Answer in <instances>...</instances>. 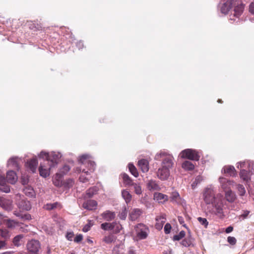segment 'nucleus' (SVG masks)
Listing matches in <instances>:
<instances>
[{"label": "nucleus", "instance_id": "nucleus-1", "mask_svg": "<svg viewBox=\"0 0 254 254\" xmlns=\"http://www.w3.org/2000/svg\"><path fill=\"white\" fill-rule=\"evenodd\" d=\"M80 163V166L78 168H76V171L80 173H84L86 175H88V171H86L84 167H86L88 170L91 172H93L95 168V163L94 161H92L89 159V157L87 155H82L79 160Z\"/></svg>", "mask_w": 254, "mask_h": 254}, {"label": "nucleus", "instance_id": "nucleus-2", "mask_svg": "<svg viewBox=\"0 0 254 254\" xmlns=\"http://www.w3.org/2000/svg\"><path fill=\"white\" fill-rule=\"evenodd\" d=\"M154 159L157 161H162V166L163 167L170 169L173 166V156L165 151H160L157 153Z\"/></svg>", "mask_w": 254, "mask_h": 254}, {"label": "nucleus", "instance_id": "nucleus-3", "mask_svg": "<svg viewBox=\"0 0 254 254\" xmlns=\"http://www.w3.org/2000/svg\"><path fill=\"white\" fill-rule=\"evenodd\" d=\"M220 182L222 184V188L225 190V197L227 201L229 202H233L236 199V196L234 192L231 190H226L227 185H230V181H227L225 179L222 178H220Z\"/></svg>", "mask_w": 254, "mask_h": 254}, {"label": "nucleus", "instance_id": "nucleus-4", "mask_svg": "<svg viewBox=\"0 0 254 254\" xmlns=\"http://www.w3.org/2000/svg\"><path fill=\"white\" fill-rule=\"evenodd\" d=\"M211 204L213 207L212 209V213L220 218H223L224 216L223 212L224 205L222 199L218 198Z\"/></svg>", "mask_w": 254, "mask_h": 254}, {"label": "nucleus", "instance_id": "nucleus-5", "mask_svg": "<svg viewBox=\"0 0 254 254\" xmlns=\"http://www.w3.org/2000/svg\"><path fill=\"white\" fill-rule=\"evenodd\" d=\"M136 236L140 240L146 239L149 232L148 227L142 223H139L135 227Z\"/></svg>", "mask_w": 254, "mask_h": 254}, {"label": "nucleus", "instance_id": "nucleus-6", "mask_svg": "<svg viewBox=\"0 0 254 254\" xmlns=\"http://www.w3.org/2000/svg\"><path fill=\"white\" fill-rule=\"evenodd\" d=\"M180 155L182 158L191 160L198 161L200 158L198 152L191 149H186L183 150Z\"/></svg>", "mask_w": 254, "mask_h": 254}, {"label": "nucleus", "instance_id": "nucleus-7", "mask_svg": "<svg viewBox=\"0 0 254 254\" xmlns=\"http://www.w3.org/2000/svg\"><path fill=\"white\" fill-rule=\"evenodd\" d=\"M234 7V15L239 17L243 13L245 4L239 0H231V8Z\"/></svg>", "mask_w": 254, "mask_h": 254}, {"label": "nucleus", "instance_id": "nucleus-8", "mask_svg": "<svg viewBox=\"0 0 254 254\" xmlns=\"http://www.w3.org/2000/svg\"><path fill=\"white\" fill-rule=\"evenodd\" d=\"M26 247L29 254H39L40 244L37 240H31L28 242Z\"/></svg>", "mask_w": 254, "mask_h": 254}, {"label": "nucleus", "instance_id": "nucleus-9", "mask_svg": "<svg viewBox=\"0 0 254 254\" xmlns=\"http://www.w3.org/2000/svg\"><path fill=\"white\" fill-rule=\"evenodd\" d=\"M218 198V197L215 196V192L212 189L207 188L204 190L203 200L206 204L212 203Z\"/></svg>", "mask_w": 254, "mask_h": 254}, {"label": "nucleus", "instance_id": "nucleus-10", "mask_svg": "<svg viewBox=\"0 0 254 254\" xmlns=\"http://www.w3.org/2000/svg\"><path fill=\"white\" fill-rule=\"evenodd\" d=\"M61 157V155L60 153L52 152L49 155L47 160H46L45 161L47 162L49 166L53 168L58 164Z\"/></svg>", "mask_w": 254, "mask_h": 254}, {"label": "nucleus", "instance_id": "nucleus-11", "mask_svg": "<svg viewBox=\"0 0 254 254\" xmlns=\"http://www.w3.org/2000/svg\"><path fill=\"white\" fill-rule=\"evenodd\" d=\"M157 176L161 180H166L170 176V169L162 166L161 168L158 169Z\"/></svg>", "mask_w": 254, "mask_h": 254}, {"label": "nucleus", "instance_id": "nucleus-12", "mask_svg": "<svg viewBox=\"0 0 254 254\" xmlns=\"http://www.w3.org/2000/svg\"><path fill=\"white\" fill-rule=\"evenodd\" d=\"M149 163L147 159H142L138 161L137 165L143 173H146L149 169Z\"/></svg>", "mask_w": 254, "mask_h": 254}, {"label": "nucleus", "instance_id": "nucleus-13", "mask_svg": "<svg viewBox=\"0 0 254 254\" xmlns=\"http://www.w3.org/2000/svg\"><path fill=\"white\" fill-rule=\"evenodd\" d=\"M97 205V202L94 200H88L84 202L82 204L83 207L89 210H95L96 208Z\"/></svg>", "mask_w": 254, "mask_h": 254}, {"label": "nucleus", "instance_id": "nucleus-14", "mask_svg": "<svg viewBox=\"0 0 254 254\" xmlns=\"http://www.w3.org/2000/svg\"><path fill=\"white\" fill-rule=\"evenodd\" d=\"M7 182L11 184H14L17 180V177L16 173L13 171H9L6 174Z\"/></svg>", "mask_w": 254, "mask_h": 254}, {"label": "nucleus", "instance_id": "nucleus-15", "mask_svg": "<svg viewBox=\"0 0 254 254\" xmlns=\"http://www.w3.org/2000/svg\"><path fill=\"white\" fill-rule=\"evenodd\" d=\"M53 167H51V166L48 168L45 165L41 164L39 168V171L40 176L44 178H46L49 176L50 175V170Z\"/></svg>", "mask_w": 254, "mask_h": 254}, {"label": "nucleus", "instance_id": "nucleus-16", "mask_svg": "<svg viewBox=\"0 0 254 254\" xmlns=\"http://www.w3.org/2000/svg\"><path fill=\"white\" fill-rule=\"evenodd\" d=\"M142 213L141 209L134 208L129 213V218L131 221H135L140 217Z\"/></svg>", "mask_w": 254, "mask_h": 254}, {"label": "nucleus", "instance_id": "nucleus-17", "mask_svg": "<svg viewBox=\"0 0 254 254\" xmlns=\"http://www.w3.org/2000/svg\"><path fill=\"white\" fill-rule=\"evenodd\" d=\"M156 224L155 227L158 230H161L164 224L166 222V217L165 215H162L160 216H157L156 217Z\"/></svg>", "mask_w": 254, "mask_h": 254}, {"label": "nucleus", "instance_id": "nucleus-18", "mask_svg": "<svg viewBox=\"0 0 254 254\" xmlns=\"http://www.w3.org/2000/svg\"><path fill=\"white\" fill-rule=\"evenodd\" d=\"M101 216L105 220L107 221H110L114 219L116 217V213L115 212L106 210L102 213Z\"/></svg>", "mask_w": 254, "mask_h": 254}, {"label": "nucleus", "instance_id": "nucleus-19", "mask_svg": "<svg viewBox=\"0 0 254 254\" xmlns=\"http://www.w3.org/2000/svg\"><path fill=\"white\" fill-rule=\"evenodd\" d=\"M38 165V161L36 158H32L28 161L26 163L27 167L33 172L34 173L37 168Z\"/></svg>", "mask_w": 254, "mask_h": 254}, {"label": "nucleus", "instance_id": "nucleus-20", "mask_svg": "<svg viewBox=\"0 0 254 254\" xmlns=\"http://www.w3.org/2000/svg\"><path fill=\"white\" fill-rule=\"evenodd\" d=\"M154 197L159 203H163L168 200V195L160 192H155L154 194Z\"/></svg>", "mask_w": 254, "mask_h": 254}, {"label": "nucleus", "instance_id": "nucleus-21", "mask_svg": "<svg viewBox=\"0 0 254 254\" xmlns=\"http://www.w3.org/2000/svg\"><path fill=\"white\" fill-rule=\"evenodd\" d=\"M12 202L11 200L0 198V206L6 210L11 209Z\"/></svg>", "mask_w": 254, "mask_h": 254}, {"label": "nucleus", "instance_id": "nucleus-22", "mask_svg": "<svg viewBox=\"0 0 254 254\" xmlns=\"http://www.w3.org/2000/svg\"><path fill=\"white\" fill-rule=\"evenodd\" d=\"M223 171L224 174H228L230 176H235L236 174V172L235 168L232 166H225L223 168Z\"/></svg>", "mask_w": 254, "mask_h": 254}, {"label": "nucleus", "instance_id": "nucleus-23", "mask_svg": "<svg viewBox=\"0 0 254 254\" xmlns=\"http://www.w3.org/2000/svg\"><path fill=\"white\" fill-rule=\"evenodd\" d=\"M147 189L150 190H158L160 188L155 181L153 180H149L147 183Z\"/></svg>", "mask_w": 254, "mask_h": 254}, {"label": "nucleus", "instance_id": "nucleus-24", "mask_svg": "<svg viewBox=\"0 0 254 254\" xmlns=\"http://www.w3.org/2000/svg\"><path fill=\"white\" fill-rule=\"evenodd\" d=\"M19 208L24 210H29L31 208V205L29 201L22 200L18 204Z\"/></svg>", "mask_w": 254, "mask_h": 254}, {"label": "nucleus", "instance_id": "nucleus-25", "mask_svg": "<svg viewBox=\"0 0 254 254\" xmlns=\"http://www.w3.org/2000/svg\"><path fill=\"white\" fill-rule=\"evenodd\" d=\"M240 177L244 182L247 183L250 180V172L245 170H242L240 172Z\"/></svg>", "mask_w": 254, "mask_h": 254}, {"label": "nucleus", "instance_id": "nucleus-26", "mask_svg": "<svg viewBox=\"0 0 254 254\" xmlns=\"http://www.w3.org/2000/svg\"><path fill=\"white\" fill-rule=\"evenodd\" d=\"M116 224L117 222H116L113 223L105 222L101 225V228L104 230H111L114 229Z\"/></svg>", "mask_w": 254, "mask_h": 254}, {"label": "nucleus", "instance_id": "nucleus-27", "mask_svg": "<svg viewBox=\"0 0 254 254\" xmlns=\"http://www.w3.org/2000/svg\"><path fill=\"white\" fill-rule=\"evenodd\" d=\"M62 207L61 204L58 202L53 203H47L44 205V208L48 210H51L57 208L61 209Z\"/></svg>", "mask_w": 254, "mask_h": 254}, {"label": "nucleus", "instance_id": "nucleus-28", "mask_svg": "<svg viewBox=\"0 0 254 254\" xmlns=\"http://www.w3.org/2000/svg\"><path fill=\"white\" fill-rule=\"evenodd\" d=\"M62 174L57 173L55 177L53 179V184L56 187H61L62 186Z\"/></svg>", "mask_w": 254, "mask_h": 254}, {"label": "nucleus", "instance_id": "nucleus-29", "mask_svg": "<svg viewBox=\"0 0 254 254\" xmlns=\"http://www.w3.org/2000/svg\"><path fill=\"white\" fill-rule=\"evenodd\" d=\"M116 240L115 237L112 234L105 235L102 239V241L106 244H109L114 242Z\"/></svg>", "mask_w": 254, "mask_h": 254}, {"label": "nucleus", "instance_id": "nucleus-30", "mask_svg": "<svg viewBox=\"0 0 254 254\" xmlns=\"http://www.w3.org/2000/svg\"><path fill=\"white\" fill-rule=\"evenodd\" d=\"M24 194L29 197H34L35 195L33 189L30 186H27L23 189Z\"/></svg>", "mask_w": 254, "mask_h": 254}, {"label": "nucleus", "instance_id": "nucleus-31", "mask_svg": "<svg viewBox=\"0 0 254 254\" xmlns=\"http://www.w3.org/2000/svg\"><path fill=\"white\" fill-rule=\"evenodd\" d=\"M122 195L127 203H128L131 200L132 196L128 190H123Z\"/></svg>", "mask_w": 254, "mask_h": 254}, {"label": "nucleus", "instance_id": "nucleus-32", "mask_svg": "<svg viewBox=\"0 0 254 254\" xmlns=\"http://www.w3.org/2000/svg\"><path fill=\"white\" fill-rule=\"evenodd\" d=\"M182 167L186 170H193L194 168V164L190 161H184L182 163Z\"/></svg>", "mask_w": 254, "mask_h": 254}, {"label": "nucleus", "instance_id": "nucleus-33", "mask_svg": "<svg viewBox=\"0 0 254 254\" xmlns=\"http://www.w3.org/2000/svg\"><path fill=\"white\" fill-rule=\"evenodd\" d=\"M231 8V0L227 1L223 4L221 7V11L222 13L226 14Z\"/></svg>", "mask_w": 254, "mask_h": 254}, {"label": "nucleus", "instance_id": "nucleus-34", "mask_svg": "<svg viewBox=\"0 0 254 254\" xmlns=\"http://www.w3.org/2000/svg\"><path fill=\"white\" fill-rule=\"evenodd\" d=\"M181 197L178 192H173L170 197V201L173 202L179 203L180 202Z\"/></svg>", "mask_w": 254, "mask_h": 254}, {"label": "nucleus", "instance_id": "nucleus-35", "mask_svg": "<svg viewBox=\"0 0 254 254\" xmlns=\"http://www.w3.org/2000/svg\"><path fill=\"white\" fill-rule=\"evenodd\" d=\"M97 189L95 187L89 188L86 191L85 197L87 198L92 197L96 193Z\"/></svg>", "mask_w": 254, "mask_h": 254}, {"label": "nucleus", "instance_id": "nucleus-36", "mask_svg": "<svg viewBox=\"0 0 254 254\" xmlns=\"http://www.w3.org/2000/svg\"><path fill=\"white\" fill-rule=\"evenodd\" d=\"M122 177L124 184L126 185L130 186L133 185L132 180L127 174L126 173L123 174Z\"/></svg>", "mask_w": 254, "mask_h": 254}, {"label": "nucleus", "instance_id": "nucleus-37", "mask_svg": "<svg viewBox=\"0 0 254 254\" xmlns=\"http://www.w3.org/2000/svg\"><path fill=\"white\" fill-rule=\"evenodd\" d=\"M128 169L131 174L135 177L138 176V172L136 167L132 164H128Z\"/></svg>", "mask_w": 254, "mask_h": 254}, {"label": "nucleus", "instance_id": "nucleus-38", "mask_svg": "<svg viewBox=\"0 0 254 254\" xmlns=\"http://www.w3.org/2000/svg\"><path fill=\"white\" fill-rule=\"evenodd\" d=\"M23 236L22 235H19L15 236L13 240V244L17 247L21 245V241L23 238Z\"/></svg>", "mask_w": 254, "mask_h": 254}, {"label": "nucleus", "instance_id": "nucleus-39", "mask_svg": "<svg viewBox=\"0 0 254 254\" xmlns=\"http://www.w3.org/2000/svg\"><path fill=\"white\" fill-rule=\"evenodd\" d=\"M185 235L186 232L184 231H181L179 234L174 235L173 239L174 241H179L185 237Z\"/></svg>", "mask_w": 254, "mask_h": 254}, {"label": "nucleus", "instance_id": "nucleus-40", "mask_svg": "<svg viewBox=\"0 0 254 254\" xmlns=\"http://www.w3.org/2000/svg\"><path fill=\"white\" fill-rule=\"evenodd\" d=\"M127 211L126 207H124L121 212H120L118 216L122 220H125L127 216Z\"/></svg>", "mask_w": 254, "mask_h": 254}, {"label": "nucleus", "instance_id": "nucleus-41", "mask_svg": "<svg viewBox=\"0 0 254 254\" xmlns=\"http://www.w3.org/2000/svg\"><path fill=\"white\" fill-rule=\"evenodd\" d=\"M237 189L239 192V193L240 195L243 196L246 193V190L245 187L242 185L239 184L237 185Z\"/></svg>", "mask_w": 254, "mask_h": 254}, {"label": "nucleus", "instance_id": "nucleus-42", "mask_svg": "<svg viewBox=\"0 0 254 254\" xmlns=\"http://www.w3.org/2000/svg\"><path fill=\"white\" fill-rule=\"evenodd\" d=\"M93 222L91 220H88V223L84 226L82 229L84 232H87L90 230L91 227L93 226Z\"/></svg>", "mask_w": 254, "mask_h": 254}, {"label": "nucleus", "instance_id": "nucleus-43", "mask_svg": "<svg viewBox=\"0 0 254 254\" xmlns=\"http://www.w3.org/2000/svg\"><path fill=\"white\" fill-rule=\"evenodd\" d=\"M17 158L16 157H12L10 158L8 161V165H11L14 167L17 166Z\"/></svg>", "mask_w": 254, "mask_h": 254}, {"label": "nucleus", "instance_id": "nucleus-44", "mask_svg": "<svg viewBox=\"0 0 254 254\" xmlns=\"http://www.w3.org/2000/svg\"><path fill=\"white\" fill-rule=\"evenodd\" d=\"M197 220L201 225L204 226L205 228L207 227L208 222L206 218L199 217L197 218Z\"/></svg>", "mask_w": 254, "mask_h": 254}, {"label": "nucleus", "instance_id": "nucleus-45", "mask_svg": "<svg viewBox=\"0 0 254 254\" xmlns=\"http://www.w3.org/2000/svg\"><path fill=\"white\" fill-rule=\"evenodd\" d=\"M10 190V188L8 186L5 185L0 186V191L8 193Z\"/></svg>", "mask_w": 254, "mask_h": 254}, {"label": "nucleus", "instance_id": "nucleus-46", "mask_svg": "<svg viewBox=\"0 0 254 254\" xmlns=\"http://www.w3.org/2000/svg\"><path fill=\"white\" fill-rule=\"evenodd\" d=\"M134 186V192L137 194H140L142 193V190L141 187L136 184H133Z\"/></svg>", "mask_w": 254, "mask_h": 254}, {"label": "nucleus", "instance_id": "nucleus-47", "mask_svg": "<svg viewBox=\"0 0 254 254\" xmlns=\"http://www.w3.org/2000/svg\"><path fill=\"white\" fill-rule=\"evenodd\" d=\"M70 170V167L68 165H64L61 170V174H65Z\"/></svg>", "mask_w": 254, "mask_h": 254}, {"label": "nucleus", "instance_id": "nucleus-48", "mask_svg": "<svg viewBox=\"0 0 254 254\" xmlns=\"http://www.w3.org/2000/svg\"><path fill=\"white\" fill-rule=\"evenodd\" d=\"M227 241L230 244L234 245L236 244L237 240L235 237L229 236L227 238Z\"/></svg>", "mask_w": 254, "mask_h": 254}, {"label": "nucleus", "instance_id": "nucleus-49", "mask_svg": "<svg viewBox=\"0 0 254 254\" xmlns=\"http://www.w3.org/2000/svg\"><path fill=\"white\" fill-rule=\"evenodd\" d=\"M172 227L169 223H167L164 226V232L165 234H169L171 232Z\"/></svg>", "mask_w": 254, "mask_h": 254}, {"label": "nucleus", "instance_id": "nucleus-50", "mask_svg": "<svg viewBox=\"0 0 254 254\" xmlns=\"http://www.w3.org/2000/svg\"><path fill=\"white\" fill-rule=\"evenodd\" d=\"M181 244L185 247H189L191 244V241L190 240L185 239L181 242Z\"/></svg>", "mask_w": 254, "mask_h": 254}, {"label": "nucleus", "instance_id": "nucleus-51", "mask_svg": "<svg viewBox=\"0 0 254 254\" xmlns=\"http://www.w3.org/2000/svg\"><path fill=\"white\" fill-rule=\"evenodd\" d=\"M122 228H123V227H122V225H121L120 224H118L117 223V224L115 225V227L114 228L115 233L117 234V233H120L121 230L122 229Z\"/></svg>", "mask_w": 254, "mask_h": 254}, {"label": "nucleus", "instance_id": "nucleus-52", "mask_svg": "<svg viewBox=\"0 0 254 254\" xmlns=\"http://www.w3.org/2000/svg\"><path fill=\"white\" fill-rule=\"evenodd\" d=\"M17 216L20 217L21 218L25 219L26 220H28L30 218V215L29 214H25L24 215L20 214L19 213L15 214Z\"/></svg>", "mask_w": 254, "mask_h": 254}, {"label": "nucleus", "instance_id": "nucleus-53", "mask_svg": "<svg viewBox=\"0 0 254 254\" xmlns=\"http://www.w3.org/2000/svg\"><path fill=\"white\" fill-rule=\"evenodd\" d=\"M82 239H83L82 235L79 234L75 237V238L74 239V241L76 243H79L82 240Z\"/></svg>", "mask_w": 254, "mask_h": 254}, {"label": "nucleus", "instance_id": "nucleus-54", "mask_svg": "<svg viewBox=\"0 0 254 254\" xmlns=\"http://www.w3.org/2000/svg\"><path fill=\"white\" fill-rule=\"evenodd\" d=\"M6 182V179L4 176L0 175V186L5 185Z\"/></svg>", "mask_w": 254, "mask_h": 254}, {"label": "nucleus", "instance_id": "nucleus-55", "mask_svg": "<svg viewBox=\"0 0 254 254\" xmlns=\"http://www.w3.org/2000/svg\"><path fill=\"white\" fill-rule=\"evenodd\" d=\"M49 154L47 153V152H44V151H42L40 153V157L41 158H46V160H47V158L49 156Z\"/></svg>", "mask_w": 254, "mask_h": 254}, {"label": "nucleus", "instance_id": "nucleus-56", "mask_svg": "<svg viewBox=\"0 0 254 254\" xmlns=\"http://www.w3.org/2000/svg\"><path fill=\"white\" fill-rule=\"evenodd\" d=\"M73 236H74V234L73 232H69L66 234V237L68 240L72 241Z\"/></svg>", "mask_w": 254, "mask_h": 254}, {"label": "nucleus", "instance_id": "nucleus-57", "mask_svg": "<svg viewBox=\"0 0 254 254\" xmlns=\"http://www.w3.org/2000/svg\"><path fill=\"white\" fill-rule=\"evenodd\" d=\"M73 183H74V182L72 180L69 179V180H67V181L66 182V185L68 188H70V187H72Z\"/></svg>", "mask_w": 254, "mask_h": 254}, {"label": "nucleus", "instance_id": "nucleus-58", "mask_svg": "<svg viewBox=\"0 0 254 254\" xmlns=\"http://www.w3.org/2000/svg\"><path fill=\"white\" fill-rule=\"evenodd\" d=\"M0 235L2 237L5 238L7 236V231L6 230H0Z\"/></svg>", "mask_w": 254, "mask_h": 254}, {"label": "nucleus", "instance_id": "nucleus-59", "mask_svg": "<svg viewBox=\"0 0 254 254\" xmlns=\"http://www.w3.org/2000/svg\"><path fill=\"white\" fill-rule=\"evenodd\" d=\"M35 25L34 23H33L32 24H31V25L30 26V28L31 29H33L34 30H39L41 28V26L39 25L38 24H37V26H34Z\"/></svg>", "mask_w": 254, "mask_h": 254}, {"label": "nucleus", "instance_id": "nucleus-60", "mask_svg": "<svg viewBox=\"0 0 254 254\" xmlns=\"http://www.w3.org/2000/svg\"><path fill=\"white\" fill-rule=\"evenodd\" d=\"M249 11L254 14V2H252L249 6Z\"/></svg>", "mask_w": 254, "mask_h": 254}, {"label": "nucleus", "instance_id": "nucleus-61", "mask_svg": "<svg viewBox=\"0 0 254 254\" xmlns=\"http://www.w3.org/2000/svg\"><path fill=\"white\" fill-rule=\"evenodd\" d=\"M178 221L179 223L182 224L183 226L186 227L184 218L182 216H178Z\"/></svg>", "mask_w": 254, "mask_h": 254}, {"label": "nucleus", "instance_id": "nucleus-62", "mask_svg": "<svg viewBox=\"0 0 254 254\" xmlns=\"http://www.w3.org/2000/svg\"><path fill=\"white\" fill-rule=\"evenodd\" d=\"M250 213V211L248 210H246L244 211V213L241 215V217H243L244 219H245L247 218L249 214Z\"/></svg>", "mask_w": 254, "mask_h": 254}, {"label": "nucleus", "instance_id": "nucleus-63", "mask_svg": "<svg viewBox=\"0 0 254 254\" xmlns=\"http://www.w3.org/2000/svg\"><path fill=\"white\" fill-rule=\"evenodd\" d=\"M233 230V227L232 226H229L228 227L226 230H225V232L226 233H231V232H232Z\"/></svg>", "mask_w": 254, "mask_h": 254}, {"label": "nucleus", "instance_id": "nucleus-64", "mask_svg": "<svg viewBox=\"0 0 254 254\" xmlns=\"http://www.w3.org/2000/svg\"><path fill=\"white\" fill-rule=\"evenodd\" d=\"M79 180L81 182H86L88 181V179H87L86 178H84L83 176H81L79 177Z\"/></svg>", "mask_w": 254, "mask_h": 254}]
</instances>
